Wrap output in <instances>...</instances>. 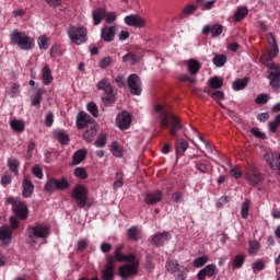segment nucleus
<instances>
[{
    "label": "nucleus",
    "mask_w": 280,
    "mask_h": 280,
    "mask_svg": "<svg viewBox=\"0 0 280 280\" xmlns=\"http://www.w3.org/2000/svg\"><path fill=\"white\" fill-rule=\"evenodd\" d=\"M12 240V230H10V226L3 225L0 228V242L8 246Z\"/></svg>",
    "instance_id": "obj_21"
},
{
    "label": "nucleus",
    "mask_w": 280,
    "mask_h": 280,
    "mask_svg": "<svg viewBox=\"0 0 280 280\" xmlns=\"http://www.w3.org/2000/svg\"><path fill=\"white\" fill-rule=\"evenodd\" d=\"M212 62L215 67H224L226 65V55H214Z\"/></svg>",
    "instance_id": "obj_40"
},
{
    "label": "nucleus",
    "mask_w": 280,
    "mask_h": 280,
    "mask_svg": "<svg viewBox=\"0 0 280 280\" xmlns=\"http://www.w3.org/2000/svg\"><path fill=\"white\" fill-rule=\"evenodd\" d=\"M121 250H124V246L122 245H118L115 248L114 257H115L116 261H124V255H121Z\"/></svg>",
    "instance_id": "obj_49"
},
{
    "label": "nucleus",
    "mask_w": 280,
    "mask_h": 280,
    "mask_svg": "<svg viewBox=\"0 0 280 280\" xmlns=\"http://www.w3.org/2000/svg\"><path fill=\"white\" fill-rule=\"evenodd\" d=\"M33 194H34V184L32 183V179H30V177L26 176L22 182V196L23 198H32Z\"/></svg>",
    "instance_id": "obj_18"
},
{
    "label": "nucleus",
    "mask_w": 280,
    "mask_h": 280,
    "mask_svg": "<svg viewBox=\"0 0 280 280\" xmlns=\"http://www.w3.org/2000/svg\"><path fill=\"white\" fill-rule=\"evenodd\" d=\"M10 183H12V175L7 174L1 178V185H3V187H7Z\"/></svg>",
    "instance_id": "obj_63"
},
{
    "label": "nucleus",
    "mask_w": 280,
    "mask_h": 280,
    "mask_svg": "<svg viewBox=\"0 0 280 280\" xmlns=\"http://www.w3.org/2000/svg\"><path fill=\"white\" fill-rule=\"evenodd\" d=\"M74 176H77V178H81V180H86V178H89V174L86 173V170L82 167H77L74 170Z\"/></svg>",
    "instance_id": "obj_44"
},
{
    "label": "nucleus",
    "mask_w": 280,
    "mask_h": 280,
    "mask_svg": "<svg viewBox=\"0 0 280 280\" xmlns=\"http://www.w3.org/2000/svg\"><path fill=\"white\" fill-rule=\"evenodd\" d=\"M250 209V200L246 199L243 203H242V208H241V215L244 220H246V218H248V211Z\"/></svg>",
    "instance_id": "obj_41"
},
{
    "label": "nucleus",
    "mask_w": 280,
    "mask_h": 280,
    "mask_svg": "<svg viewBox=\"0 0 280 280\" xmlns=\"http://www.w3.org/2000/svg\"><path fill=\"white\" fill-rule=\"evenodd\" d=\"M8 205H12V211L21 218V220H25L27 218V205L25 202L14 198L8 197L7 200Z\"/></svg>",
    "instance_id": "obj_8"
},
{
    "label": "nucleus",
    "mask_w": 280,
    "mask_h": 280,
    "mask_svg": "<svg viewBox=\"0 0 280 280\" xmlns=\"http://www.w3.org/2000/svg\"><path fill=\"white\" fill-rule=\"evenodd\" d=\"M89 124H91V126L93 125V117H91L89 114L81 112L78 114L77 116V128L79 130H82V128H86V126H89Z\"/></svg>",
    "instance_id": "obj_17"
},
{
    "label": "nucleus",
    "mask_w": 280,
    "mask_h": 280,
    "mask_svg": "<svg viewBox=\"0 0 280 280\" xmlns=\"http://www.w3.org/2000/svg\"><path fill=\"white\" fill-rule=\"evenodd\" d=\"M88 151L86 149L78 150L72 156V165H80L84 159H86Z\"/></svg>",
    "instance_id": "obj_28"
},
{
    "label": "nucleus",
    "mask_w": 280,
    "mask_h": 280,
    "mask_svg": "<svg viewBox=\"0 0 280 280\" xmlns=\"http://www.w3.org/2000/svg\"><path fill=\"white\" fill-rule=\"evenodd\" d=\"M106 261L105 268L102 271V280H113L115 279V258L107 256Z\"/></svg>",
    "instance_id": "obj_11"
},
{
    "label": "nucleus",
    "mask_w": 280,
    "mask_h": 280,
    "mask_svg": "<svg viewBox=\"0 0 280 280\" xmlns=\"http://www.w3.org/2000/svg\"><path fill=\"white\" fill-rule=\"evenodd\" d=\"M65 189H69V182L67 180V178H50L46 182L44 186V191L46 194H49V196H51L54 191H65Z\"/></svg>",
    "instance_id": "obj_6"
},
{
    "label": "nucleus",
    "mask_w": 280,
    "mask_h": 280,
    "mask_svg": "<svg viewBox=\"0 0 280 280\" xmlns=\"http://www.w3.org/2000/svg\"><path fill=\"white\" fill-rule=\"evenodd\" d=\"M195 167H196L197 172H200V174H207V172L209 170L207 164L198 163V162H195Z\"/></svg>",
    "instance_id": "obj_54"
},
{
    "label": "nucleus",
    "mask_w": 280,
    "mask_h": 280,
    "mask_svg": "<svg viewBox=\"0 0 280 280\" xmlns=\"http://www.w3.org/2000/svg\"><path fill=\"white\" fill-rule=\"evenodd\" d=\"M122 62H128L129 65H137V62H141V58L135 56L132 52H127L122 57Z\"/></svg>",
    "instance_id": "obj_37"
},
{
    "label": "nucleus",
    "mask_w": 280,
    "mask_h": 280,
    "mask_svg": "<svg viewBox=\"0 0 280 280\" xmlns=\"http://www.w3.org/2000/svg\"><path fill=\"white\" fill-rule=\"evenodd\" d=\"M32 174L35 176V178H38L39 180H43V168L40 166L35 165L32 168Z\"/></svg>",
    "instance_id": "obj_52"
},
{
    "label": "nucleus",
    "mask_w": 280,
    "mask_h": 280,
    "mask_svg": "<svg viewBox=\"0 0 280 280\" xmlns=\"http://www.w3.org/2000/svg\"><path fill=\"white\" fill-rule=\"evenodd\" d=\"M252 135L256 137L257 139H266V133L261 132L259 128H252L250 129Z\"/></svg>",
    "instance_id": "obj_60"
},
{
    "label": "nucleus",
    "mask_w": 280,
    "mask_h": 280,
    "mask_svg": "<svg viewBox=\"0 0 280 280\" xmlns=\"http://www.w3.org/2000/svg\"><path fill=\"white\" fill-rule=\"evenodd\" d=\"M139 271V260H135L132 262L122 265L119 267L118 272L121 279H130V277H135Z\"/></svg>",
    "instance_id": "obj_9"
},
{
    "label": "nucleus",
    "mask_w": 280,
    "mask_h": 280,
    "mask_svg": "<svg viewBox=\"0 0 280 280\" xmlns=\"http://www.w3.org/2000/svg\"><path fill=\"white\" fill-rule=\"evenodd\" d=\"M13 45H18L20 49L30 50L34 47V39L23 32L14 30L10 35Z\"/></svg>",
    "instance_id": "obj_4"
},
{
    "label": "nucleus",
    "mask_w": 280,
    "mask_h": 280,
    "mask_svg": "<svg viewBox=\"0 0 280 280\" xmlns=\"http://www.w3.org/2000/svg\"><path fill=\"white\" fill-rule=\"evenodd\" d=\"M222 30H224V27L220 24H214L212 26L206 25L202 28V34L211 33L212 37H215V36H220V34H222Z\"/></svg>",
    "instance_id": "obj_22"
},
{
    "label": "nucleus",
    "mask_w": 280,
    "mask_h": 280,
    "mask_svg": "<svg viewBox=\"0 0 280 280\" xmlns=\"http://www.w3.org/2000/svg\"><path fill=\"white\" fill-rule=\"evenodd\" d=\"M96 135H97V126L90 125L88 126V129L83 133V139L84 141H88V143H91V141L95 139Z\"/></svg>",
    "instance_id": "obj_25"
},
{
    "label": "nucleus",
    "mask_w": 280,
    "mask_h": 280,
    "mask_svg": "<svg viewBox=\"0 0 280 280\" xmlns=\"http://www.w3.org/2000/svg\"><path fill=\"white\" fill-rule=\"evenodd\" d=\"M116 98H115V94H107V96L103 97V104H105V106H110V104H115Z\"/></svg>",
    "instance_id": "obj_53"
},
{
    "label": "nucleus",
    "mask_w": 280,
    "mask_h": 280,
    "mask_svg": "<svg viewBox=\"0 0 280 280\" xmlns=\"http://www.w3.org/2000/svg\"><path fill=\"white\" fill-rule=\"evenodd\" d=\"M254 272H261L264 268H266V264L264 261H256L252 266Z\"/></svg>",
    "instance_id": "obj_55"
},
{
    "label": "nucleus",
    "mask_w": 280,
    "mask_h": 280,
    "mask_svg": "<svg viewBox=\"0 0 280 280\" xmlns=\"http://www.w3.org/2000/svg\"><path fill=\"white\" fill-rule=\"evenodd\" d=\"M187 272H189V269L183 268V270L178 271L176 280H187Z\"/></svg>",
    "instance_id": "obj_61"
},
{
    "label": "nucleus",
    "mask_w": 280,
    "mask_h": 280,
    "mask_svg": "<svg viewBox=\"0 0 280 280\" xmlns=\"http://www.w3.org/2000/svg\"><path fill=\"white\" fill-rule=\"evenodd\" d=\"M269 132H277V129L280 128V126L275 121L271 120L268 122Z\"/></svg>",
    "instance_id": "obj_64"
},
{
    "label": "nucleus",
    "mask_w": 280,
    "mask_h": 280,
    "mask_svg": "<svg viewBox=\"0 0 280 280\" xmlns=\"http://www.w3.org/2000/svg\"><path fill=\"white\" fill-rule=\"evenodd\" d=\"M130 124H132V116L128 112H121L116 117V126L120 130H128L130 128Z\"/></svg>",
    "instance_id": "obj_12"
},
{
    "label": "nucleus",
    "mask_w": 280,
    "mask_h": 280,
    "mask_svg": "<svg viewBox=\"0 0 280 280\" xmlns=\"http://www.w3.org/2000/svg\"><path fill=\"white\" fill-rule=\"evenodd\" d=\"M244 265V257L243 256H236L233 260V268H242Z\"/></svg>",
    "instance_id": "obj_59"
},
{
    "label": "nucleus",
    "mask_w": 280,
    "mask_h": 280,
    "mask_svg": "<svg viewBox=\"0 0 280 280\" xmlns=\"http://www.w3.org/2000/svg\"><path fill=\"white\" fill-rule=\"evenodd\" d=\"M115 34H117V26H104L101 30V38L105 43H113L115 40Z\"/></svg>",
    "instance_id": "obj_16"
},
{
    "label": "nucleus",
    "mask_w": 280,
    "mask_h": 280,
    "mask_svg": "<svg viewBox=\"0 0 280 280\" xmlns=\"http://www.w3.org/2000/svg\"><path fill=\"white\" fill-rule=\"evenodd\" d=\"M110 65H113V57H104L98 62V66L101 69H108V67H110Z\"/></svg>",
    "instance_id": "obj_46"
},
{
    "label": "nucleus",
    "mask_w": 280,
    "mask_h": 280,
    "mask_svg": "<svg viewBox=\"0 0 280 280\" xmlns=\"http://www.w3.org/2000/svg\"><path fill=\"white\" fill-rule=\"evenodd\" d=\"M224 81L220 77H212L208 80V86L210 89H222Z\"/></svg>",
    "instance_id": "obj_33"
},
{
    "label": "nucleus",
    "mask_w": 280,
    "mask_h": 280,
    "mask_svg": "<svg viewBox=\"0 0 280 280\" xmlns=\"http://www.w3.org/2000/svg\"><path fill=\"white\" fill-rule=\"evenodd\" d=\"M260 246L257 241H249V253L250 255L257 253L259 250Z\"/></svg>",
    "instance_id": "obj_57"
},
{
    "label": "nucleus",
    "mask_w": 280,
    "mask_h": 280,
    "mask_svg": "<svg viewBox=\"0 0 280 280\" xmlns=\"http://www.w3.org/2000/svg\"><path fill=\"white\" fill-rule=\"evenodd\" d=\"M49 225L36 224L34 226H28L26 230V242L30 246H36L38 244L37 240H47L49 237Z\"/></svg>",
    "instance_id": "obj_3"
},
{
    "label": "nucleus",
    "mask_w": 280,
    "mask_h": 280,
    "mask_svg": "<svg viewBox=\"0 0 280 280\" xmlns=\"http://www.w3.org/2000/svg\"><path fill=\"white\" fill-rule=\"evenodd\" d=\"M68 38L74 45H82L86 43L88 31L85 27L70 26L67 30Z\"/></svg>",
    "instance_id": "obj_5"
},
{
    "label": "nucleus",
    "mask_w": 280,
    "mask_h": 280,
    "mask_svg": "<svg viewBox=\"0 0 280 280\" xmlns=\"http://www.w3.org/2000/svg\"><path fill=\"white\" fill-rule=\"evenodd\" d=\"M11 128L15 130V132H23L25 130V122L23 120H11Z\"/></svg>",
    "instance_id": "obj_38"
},
{
    "label": "nucleus",
    "mask_w": 280,
    "mask_h": 280,
    "mask_svg": "<svg viewBox=\"0 0 280 280\" xmlns=\"http://www.w3.org/2000/svg\"><path fill=\"white\" fill-rule=\"evenodd\" d=\"M176 156H183L185 152L189 149V142L185 139L177 140L176 144Z\"/></svg>",
    "instance_id": "obj_23"
},
{
    "label": "nucleus",
    "mask_w": 280,
    "mask_h": 280,
    "mask_svg": "<svg viewBox=\"0 0 280 280\" xmlns=\"http://www.w3.org/2000/svg\"><path fill=\"white\" fill-rule=\"evenodd\" d=\"M39 49H49V39L46 36H40L37 40Z\"/></svg>",
    "instance_id": "obj_47"
},
{
    "label": "nucleus",
    "mask_w": 280,
    "mask_h": 280,
    "mask_svg": "<svg viewBox=\"0 0 280 280\" xmlns=\"http://www.w3.org/2000/svg\"><path fill=\"white\" fill-rule=\"evenodd\" d=\"M154 110L155 113H160L161 128H170L171 126L170 133L175 137L176 132L183 128V125H180V119H178L176 115L165 112L161 105H155Z\"/></svg>",
    "instance_id": "obj_2"
},
{
    "label": "nucleus",
    "mask_w": 280,
    "mask_h": 280,
    "mask_svg": "<svg viewBox=\"0 0 280 280\" xmlns=\"http://www.w3.org/2000/svg\"><path fill=\"white\" fill-rule=\"evenodd\" d=\"M125 23L129 25V27H145V20L138 14L125 16Z\"/></svg>",
    "instance_id": "obj_14"
},
{
    "label": "nucleus",
    "mask_w": 280,
    "mask_h": 280,
    "mask_svg": "<svg viewBox=\"0 0 280 280\" xmlns=\"http://www.w3.org/2000/svg\"><path fill=\"white\" fill-rule=\"evenodd\" d=\"M42 82L45 86H49V84L54 82V77L51 75V69H49V66H45L42 69Z\"/></svg>",
    "instance_id": "obj_24"
},
{
    "label": "nucleus",
    "mask_w": 280,
    "mask_h": 280,
    "mask_svg": "<svg viewBox=\"0 0 280 280\" xmlns=\"http://www.w3.org/2000/svg\"><path fill=\"white\" fill-rule=\"evenodd\" d=\"M268 45L270 47V52L267 57L262 58L264 65L268 68V80L269 86H271L275 93H279L280 90V65L271 63L273 58H277L279 54V46L277 45V39L272 33L267 34Z\"/></svg>",
    "instance_id": "obj_1"
},
{
    "label": "nucleus",
    "mask_w": 280,
    "mask_h": 280,
    "mask_svg": "<svg viewBox=\"0 0 280 280\" xmlns=\"http://www.w3.org/2000/svg\"><path fill=\"white\" fill-rule=\"evenodd\" d=\"M117 21V13L116 12H108L105 11V23L110 25V23H115Z\"/></svg>",
    "instance_id": "obj_48"
},
{
    "label": "nucleus",
    "mask_w": 280,
    "mask_h": 280,
    "mask_svg": "<svg viewBox=\"0 0 280 280\" xmlns=\"http://www.w3.org/2000/svg\"><path fill=\"white\" fill-rule=\"evenodd\" d=\"M42 100H43V92L38 91V92L32 97V106H40Z\"/></svg>",
    "instance_id": "obj_50"
},
{
    "label": "nucleus",
    "mask_w": 280,
    "mask_h": 280,
    "mask_svg": "<svg viewBox=\"0 0 280 280\" xmlns=\"http://www.w3.org/2000/svg\"><path fill=\"white\" fill-rule=\"evenodd\" d=\"M163 200V192L161 190H154L148 192L144 197V202L147 205H156Z\"/></svg>",
    "instance_id": "obj_19"
},
{
    "label": "nucleus",
    "mask_w": 280,
    "mask_h": 280,
    "mask_svg": "<svg viewBox=\"0 0 280 280\" xmlns=\"http://www.w3.org/2000/svg\"><path fill=\"white\" fill-rule=\"evenodd\" d=\"M248 14V9L246 8H238L234 14L235 21H242Z\"/></svg>",
    "instance_id": "obj_43"
},
{
    "label": "nucleus",
    "mask_w": 280,
    "mask_h": 280,
    "mask_svg": "<svg viewBox=\"0 0 280 280\" xmlns=\"http://www.w3.org/2000/svg\"><path fill=\"white\" fill-rule=\"evenodd\" d=\"M187 67L191 75H196L200 71V62L196 59H189L187 61Z\"/></svg>",
    "instance_id": "obj_31"
},
{
    "label": "nucleus",
    "mask_w": 280,
    "mask_h": 280,
    "mask_svg": "<svg viewBox=\"0 0 280 280\" xmlns=\"http://www.w3.org/2000/svg\"><path fill=\"white\" fill-rule=\"evenodd\" d=\"M7 164H8L10 172L15 174V176H19V165H21L19 160H16L14 158H9Z\"/></svg>",
    "instance_id": "obj_32"
},
{
    "label": "nucleus",
    "mask_w": 280,
    "mask_h": 280,
    "mask_svg": "<svg viewBox=\"0 0 280 280\" xmlns=\"http://www.w3.org/2000/svg\"><path fill=\"white\" fill-rule=\"evenodd\" d=\"M127 236L129 240H132L133 242H138V240H141V234L139 233V229H137V226H131L127 231Z\"/></svg>",
    "instance_id": "obj_36"
},
{
    "label": "nucleus",
    "mask_w": 280,
    "mask_h": 280,
    "mask_svg": "<svg viewBox=\"0 0 280 280\" xmlns=\"http://www.w3.org/2000/svg\"><path fill=\"white\" fill-rule=\"evenodd\" d=\"M128 86L130 89L131 95H141V79L137 74L129 75L128 80Z\"/></svg>",
    "instance_id": "obj_13"
},
{
    "label": "nucleus",
    "mask_w": 280,
    "mask_h": 280,
    "mask_svg": "<svg viewBox=\"0 0 280 280\" xmlns=\"http://www.w3.org/2000/svg\"><path fill=\"white\" fill-rule=\"evenodd\" d=\"M96 89H98V91H104L106 95L114 93L113 85H110V81L106 78L96 84Z\"/></svg>",
    "instance_id": "obj_27"
},
{
    "label": "nucleus",
    "mask_w": 280,
    "mask_h": 280,
    "mask_svg": "<svg viewBox=\"0 0 280 280\" xmlns=\"http://www.w3.org/2000/svg\"><path fill=\"white\" fill-rule=\"evenodd\" d=\"M208 261H209V257L201 256L194 260V266L195 268H202V266H205Z\"/></svg>",
    "instance_id": "obj_45"
},
{
    "label": "nucleus",
    "mask_w": 280,
    "mask_h": 280,
    "mask_svg": "<svg viewBox=\"0 0 280 280\" xmlns=\"http://www.w3.org/2000/svg\"><path fill=\"white\" fill-rule=\"evenodd\" d=\"M245 178L252 187H257L259 183L264 182V176H261V173L259 172V168L253 166L250 167V171L245 174Z\"/></svg>",
    "instance_id": "obj_10"
},
{
    "label": "nucleus",
    "mask_w": 280,
    "mask_h": 280,
    "mask_svg": "<svg viewBox=\"0 0 280 280\" xmlns=\"http://www.w3.org/2000/svg\"><path fill=\"white\" fill-rule=\"evenodd\" d=\"M255 102L257 104H268V96L267 94H260L256 97Z\"/></svg>",
    "instance_id": "obj_62"
},
{
    "label": "nucleus",
    "mask_w": 280,
    "mask_h": 280,
    "mask_svg": "<svg viewBox=\"0 0 280 280\" xmlns=\"http://www.w3.org/2000/svg\"><path fill=\"white\" fill-rule=\"evenodd\" d=\"M207 94L212 97V100H215V102H220V100H224V92L222 91H207Z\"/></svg>",
    "instance_id": "obj_42"
},
{
    "label": "nucleus",
    "mask_w": 280,
    "mask_h": 280,
    "mask_svg": "<svg viewBox=\"0 0 280 280\" xmlns=\"http://www.w3.org/2000/svg\"><path fill=\"white\" fill-rule=\"evenodd\" d=\"M170 240H172V234H170V232H162L153 235L152 244H154V246H163V244Z\"/></svg>",
    "instance_id": "obj_20"
},
{
    "label": "nucleus",
    "mask_w": 280,
    "mask_h": 280,
    "mask_svg": "<svg viewBox=\"0 0 280 280\" xmlns=\"http://www.w3.org/2000/svg\"><path fill=\"white\" fill-rule=\"evenodd\" d=\"M166 269L171 272V275H176V272H180L183 268L180 265H178V261L176 260H167L166 261Z\"/></svg>",
    "instance_id": "obj_30"
},
{
    "label": "nucleus",
    "mask_w": 280,
    "mask_h": 280,
    "mask_svg": "<svg viewBox=\"0 0 280 280\" xmlns=\"http://www.w3.org/2000/svg\"><path fill=\"white\" fill-rule=\"evenodd\" d=\"M88 110L89 113H91V115H93V117H97V115H100V110L97 109V104L93 102L88 104Z\"/></svg>",
    "instance_id": "obj_51"
},
{
    "label": "nucleus",
    "mask_w": 280,
    "mask_h": 280,
    "mask_svg": "<svg viewBox=\"0 0 280 280\" xmlns=\"http://www.w3.org/2000/svg\"><path fill=\"white\" fill-rule=\"evenodd\" d=\"M72 198L75 200L77 206H79L80 209H84L89 200V190H86V187L83 185H77L72 190Z\"/></svg>",
    "instance_id": "obj_7"
},
{
    "label": "nucleus",
    "mask_w": 280,
    "mask_h": 280,
    "mask_svg": "<svg viewBox=\"0 0 280 280\" xmlns=\"http://www.w3.org/2000/svg\"><path fill=\"white\" fill-rule=\"evenodd\" d=\"M110 152L114 156H117L118 159H121L124 156V147H121L119 143L114 142L110 145Z\"/></svg>",
    "instance_id": "obj_35"
},
{
    "label": "nucleus",
    "mask_w": 280,
    "mask_h": 280,
    "mask_svg": "<svg viewBox=\"0 0 280 280\" xmlns=\"http://www.w3.org/2000/svg\"><path fill=\"white\" fill-rule=\"evenodd\" d=\"M198 10V5L196 4H188L186 5L182 11V16L185 19L187 16H190V14H194Z\"/></svg>",
    "instance_id": "obj_39"
},
{
    "label": "nucleus",
    "mask_w": 280,
    "mask_h": 280,
    "mask_svg": "<svg viewBox=\"0 0 280 280\" xmlns=\"http://www.w3.org/2000/svg\"><path fill=\"white\" fill-rule=\"evenodd\" d=\"M94 145L96 148H104V145H106V136L101 135L98 139L95 140Z\"/></svg>",
    "instance_id": "obj_58"
},
{
    "label": "nucleus",
    "mask_w": 280,
    "mask_h": 280,
    "mask_svg": "<svg viewBox=\"0 0 280 280\" xmlns=\"http://www.w3.org/2000/svg\"><path fill=\"white\" fill-rule=\"evenodd\" d=\"M248 84V78H244V79H236L232 86L234 91H243V89H246Z\"/></svg>",
    "instance_id": "obj_34"
},
{
    "label": "nucleus",
    "mask_w": 280,
    "mask_h": 280,
    "mask_svg": "<svg viewBox=\"0 0 280 280\" xmlns=\"http://www.w3.org/2000/svg\"><path fill=\"white\" fill-rule=\"evenodd\" d=\"M45 126H47V128H50V126H54V113L52 112H48L46 114Z\"/></svg>",
    "instance_id": "obj_56"
},
{
    "label": "nucleus",
    "mask_w": 280,
    "mask_h": 280,
    "mask_svg": "<svg viewBox=\"0 0 280 280\" xmlns=\"http://www.w3.org/2000/svg\"><path fill=\"white\" fill-rule=\"evenodd\" d=\"M106 16V9L98 8L92 12V19L94 21V25H100L102 21H104Z\"/></svg>",
    "instance_id": "obj_26"
},
{
    "label": "nucleus",
    "mask_w": 280,
    "mask_h": 280,
    "mask_svg": "<svg viewBox=\"0 0 280 280\" xmlns=\"http://www.w3.org/2000/svg\"><path fill=\"white\" fill-rule=\"evenodd\" d=\"M55 139L61 143V145H67L69 143V136L62 129H58L54 132Z\"/></svg>",
    "instance_id": "obj_29"
},
{
    "label": "nucleus",
    "mask_w": 280,
    "mask_h": 280,
    "mask_svg": "<svg viewBox=\"0 0 280 280\" xmlns=\"http://www.w3.org/2000/svg\"><path fill=\"white\" fill-rule=\"evenodd\" d=\"M217 273H218V266H215V264H210V265H207L203 269H201L197 273V279L205 280L207 279V277H215Z\"/></svg>",
    "instance_id": "obj_15"
}]
</instances>
